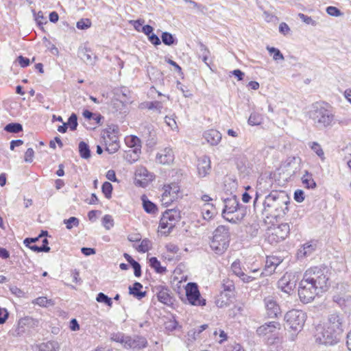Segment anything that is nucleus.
<instances>
[{"instance_id": "f257e3e1", "label": "nucleus", "mask_w": 351, "mask_h": 351, "mask_svg": "<svg viewBox=\"0 0 351 351\" xmlns=\"http://www.w3.org/2000/svg\"><path fill=\"white\" fill-rule=\"evenodd\" d=\"M329 269L326 266L313 267L304 274L298 287L300 300L304 304L311 302L316 295L328 287Z\"/></svg>"}, {"instance_id": "f03ea898", "label": "nucleus", "mask_w": 351, "mask_h": 351, "mask_svg": "<svg viewBox=\"0 0 351 351\" xmlns=\"http://www.w3.org/2000/svg\"><path fill=\"white\" fill-rule=\"evenodd\" d=\"M289 197L283 191H272L263 203L262 214L267 218L283 217L289 211Z\"/></svg>"}, {"instance_id": "7ed1b4c3", "label": "nucleus", "mask_w": 351, "mask_h": 351, "mask_svg": "<svg viewBox=\"0 0 351 351\" xmlns=\"http://www.w3.org/2000/svg\"><path fill=\"white\" fill-rule=\"evenodd\" d=\"M309 117L318 128H326L332 125L335 115L332 108L325 102H315L308 112Z\"/></svg>"}, {"instance_id": "20e7f679", "label": "nucleus", "mask_w": 351, "mask_h": 351, "mask_svg": "<svg viewBox=\"0 0 351 351\" xmlns=\"http://www.w3.org/2000/svg\"><path fill=\"white\" fill-rule=\"evenodd\" d=\"M230 238L229 228L225 226H219L213 232L210 247L216 254L221 255L229 246Z\"/></svg>"}, {"instance_id": "39448f33", "label": "nucleus", "mask_w": 351, "mask_h": 351, "mask_svg": "<svg viewBox=\"0 0 351 351\" xmlns=\"http://www.w3.org/2000/svg\"><path fill=\"white\" fill-rule=\"evenodd\" d=\"M341 337L332 330L328 329L326 326H318L315 334V341L325 346H332L337 343Z\"/></svg>"}, {"instance_id": "423d86ee", "label": "nucleus", "mask_w": 351, "mask_h": 351, "mask_svg": "<svg viewBox=\"0 0 351 351\" xmlns=\"http://www.w3.org/2000/svg\"><path fill=\"white\" fill-rule=\"evenodd\" d=\"M287 326L295 331H300L306 321V314L302 311L293 309L285 315Z\"/></svg>"}, {"instance_id": "0eeeda50", "label": "nucleus", "mask_w": 351, "mask_h": 351, "mask_svg": "<svg viewBox=\"0 0 351 351\" xmlns=\"http://www.w3.org/2000/svg\"><path fill=\"white\" fill-rule=\"evenodd\" d=\"M38 326V320L31 317H25L19 320L17 326L10 330V335L14 337H21L29 332L30 329Z\"/></svg>"}, {"instance_id": "6e6552de", "label": "nucleus", "mask_w": 351, "mask_h": 351, "mask_svg": "<svg viewBox=\"0 0 351 351\" xmlns=\"http://www.w3.org/2000/svg\"><path fill=\"white\" fill-rule=\"evenodd\" d=\"M180 219V211L176 209L167 210L163 213L162 216L160 220L159 227L161 229L167 228L168 230L165 232V234L171 232L172 229L175 227L176 223Z\"/></svg>"}, {"instance_id": "1a4fd4ad", "label": "nucleus", "mask_w": 351, "mask_h": 351, "mask_svg": "<svg viewBox=\"0 0 351 351\" xmlns=\"http://www.w3.org/2000/svg\"><path fill=\"white\" fill-rule=\"evenodd\" d=\"M268 240L269 242H280L285 240L289 234L290 226L287 223H281L269 230Z\"/></svg>"}, {"instance_id": "9d476101", "label": "nucleus", "mask_w": 351, "mask_h": 351, "mask_svg": "<svg viewBox=\"0 0 351 351\" xmlns=\"http://www.w3.org/2000/svg\"><path fill=\"white\" fill-rule=\"evenodd\" d=\"M344 323L343 315L339 313H332L328 315L325 326L341 337L344 331Z\"/></svg>"}, {"instance_id": "9b49d317", "label": "nucleus", "mask_w": 351, "mask_h": 351, "mask_svg": "<svg viewBox=\"0 0 351 351\" xmlns=\"http://www.w3.org/2000/svg\"><path fill=\"white\" fill-rule=\"evenodd\" d=\"M186 296L189 303L194 306H204L206 300L201 298L198 287L195 282H189L186 287Z\"/></svg>"}, {"instance_id": "f8f14e48", "label": "nucleus", "mask_w": 351, "mask_h": 351, "mask_svg": "<svg viewBox=\"0 0 351 351\" xmlns=\"http://www.w3.org/2000/svg\"><path fill=\"white\" fill-rule=\"evenodd\" d=\"M224 208L222 210L223 217L230 221L235 222L233 218H230L229 215L235 213L239 208V200L236 195H232L230 197L223 199Z\"/></svg>"}, {"instance_id": "ddd939ff", "label": "nucleus", "mask_w": 351, "mask_h": 351, "mask_svg": "<svg viewBox=\"0 0 351 351\" xmlns=\"http://www.w3.org/2000/svg\"><path fill=\"white\" fill-rule=\"evenodd\" d=\"M296 285V279L294 274L286 273L278 282V287L283 292L289 294Z\"/></svg>"}, {"instance_id": "4468645a", "label": "nucleus", "mask_w": 351, "mask_h": 351, "mask_svg": "<svg viewBox=\"0 0 351 351\" xmlns=\"http://www.w3.org/2000/svg\"><path fill=\"white\" fill-rule=\"evenodd\" d=\"M153 291L156 293L159 302L166 305L173 304V298L171 295V291L165 286L158 285L153 287Z\"/></svg>"}, {"instance_id": "2eb2a0df", "label": "nucleus", "mask_w": 351, "mask_h": 351, "mask_svg": "<svg viewBox=\"0 0 351 351\" xmlns=\"http://www.w3.org/2000/svg\"><path fill=\"white\" fill-rule=\"evenodd\" d=\"M153 175L151 174L146 168L139 167L135 171V182L140 186L145 187L149 182L153 180Z\"/></svg>"}, {"instance_id": "dca6fc26", "label": "nucleus", "mask_w": 351, "mask_h": 351, "mask_svg": "<svg viewBox=\"0 0 351 351\" xmlns=\"http://www.w3.org/2000/svg\"><path fill=\"white\" fill-rule=\"evenodd\" d=\"M267 315L270 318L277 317L280 314V308L276 301L271 296H268L264 300Z\"/></svg>"}, {"instance_id": "f3484780", "label": "nucleus", "mask_w": 351, "mask_h": 351, "mask_svg": "<svg viewBox=\"0 0 351 351\" xmlns=\"http://www.w3.org/2000/svg\"><path fill=\"white\" fill-rule=\"evenodd\" d=\"M147 345V341L145 337L136 336L132 338L128 336L125 342V348L138 350L145 348Z\"/></svg>"}, {"instance_id": "a211bd4d", "label": "nucleus", "mask_w": 351, "mask_h": 351, "mask_svg": "<svg viewBox=\"0 0 351 351\" xmlns=\"http://www.w3.org/2000/svg\"><path fill=\"white\" fill-rule=\"evenodd\" d=\"M197 168L199 176L206 177L209 174L211 169L210 158L207 156L200 157L197 160Z\"/></svg>"}, {"instance_id": "6ab92c4d", "label": "nucleus", "mask_w": 351, "mask_h": 351, "mask_svg": "<svg viewBox=\"0 0 351 351\" xmlns=\"http://www.w3.org/2000/svg\"><path fill=\"white\" fill-rule=\"evenodd\" d=\"M281 261L276 256L267 257L264 270L260 273L259 276H267L272 274Z\"/></svg>"}, {"instance_id": "aec40b11", "label": "nucleus", "mask_w": 351, "mask_h": 351, "mask_svg": "<svg viewBox=\"0 0 351 351\" xmlns=\"http://www.w3.org/2000/svg\"><path fill=\"white\" fill-rule=\"evenodd\" d=\"M333 301L336 302L345 312L351 311V295H335Z\"/></svg>"}, {"instance_id": "412c9836", "label": "nucleus", "mask_w": 351, "mask_h": 351, "mask_svg": "<svg viewBox=\"0 0 351 351\" xmlns=\"http://www.w3.org/2000/svg\"><path fill=\"white\" fill-rule=\"evenodd\" d=\"M174 155L173 151L169 147H165L160 153L157 154V160L161 164H169L173 161Z\"/></svg>"}, {"instance_id": "4be33fe9", "label": "nucleus", "mask_w": 351, "mask_h": 351, "mask_svg": "<svg viewBox=\"0 0 351 351\" xmlns=\"http://www.w3.org/2000/svg\"><path fill=\"white\" fill-rule=\"evenodd\" d=\"M204 137L209 144L216 145L220 142L221 134L216 130H209L204 132Z\"/></svg>"}, {"instance_id": "5701e85b", "label": "nucleus", "mask_w": 351, "mask_h": 351, "mask_svg": "<svg viewBox=\"0 0 351 351\" xmlns=\"http://www.w3.org/2000/svg\"><path fill=\"white\" fill-rule=\"evenodd\" d=\"M316 243L313 241H310L304 243L298 252L299 258H304L311 255L316 249Z\"/></svg>"}, {"instance_id": "b1692460", "label": "nucleus", "mask_w": 351, "mask_h": 351, "mask_svg": "<svg viewBox=\"0 0 351 351\" xmlns=\"http://www.w3.org/2000/svg\"><path fill=\"white\" fill-rule=\"evenodd\" d=\"M59 343L56 341H48L36 344L34 347L36 351H57L59 350Z\"/></svg>"}, {"instance_id": "393cba45", "label": "nucleus", "mask_w": 351, "mask_h": 351, "mask_svg": "<svg viewBox=\"0 0 351 351\" xmlns=\"http://www.w3.org/2000/svg\"><path fill=\"white\" fill-rule=\"evenodd\" d=\"M119 128L117 126H109L103 131L102 136L105 135L108 143H114L119 141L118 134Z\"/></svg>"}, {"instance_id": "a878e982", "label": "nucleus", "mask_w": 351, "mask_h": 351, "mask_svg": "<svg viewBox=\"0 0 351 351\" xmlns=\"http://www.w3.org/2000/svg\"><path fill=\"white\" fill-rule=\"evenodd\" d=\"M217 214V210L214 204L206 203L202 208V215L205 220L211 219Z\"/></svg>"}, {"instance_id": "bb28decb", "label": "nucleus", "mask_w": 351, "mask_h": 351, "mask_svg": "<svg viewBox=\"0 0 351 351\" xmlns=\"http://www.w3.org/2000/svg\"><path fill=\"white\" fill-rule=\"evenodd\" d=\"M142 289L143 285L140 282H136L132 286L129 287V293L138 300H141L146 295V291H142Z\"/></svg>"}, {"instance_id": "cd10ccee", "label": "nucleus", "mask_w": 351, "mask_h": 351, "mask_svg": "<svg viewBox=\"0 0 351 351\" xmlns=\"http://www.w3.org/2000/svg\"><path fill=\"white\" fill-rule=\"evenodd\" d=\"M277 322H270L259 326L256 330V333L259 336H264L271 333L276 328Z\"/></svg>"}, {"instance_id": "c85d7f7f", "label": "nucleus", "mask_w": 351, "mask_h": 351, "mask_svg": "<svg viewBox=\"0 0 351 351\" xmlns=\"http://www.w3.org/2000/svg\"><path fill=\"white\" fill-rule=\"evenodd\" d=\"M208 327V324H203L195 328L191 329L188 332V337L189 340L191 341H194L198 339L202 338L201 333L207 329Z\"/></svg>"}, {"instance_id": "c756f323", "label": "nucleus", "mask_w": 351, "mask_h": 351, "mask_svg": "<svg viewBox=\"0 0 351 351\" xmlns=\"http://www.w3.org/2000/svg\"><path fill=\"white\" fill-rule=\"evenodd\" d=\"M127 145L130 147H134L133 152L137 155L141 152V140L136 136H131L125 139Z\"/></svg>"}, {"instance_id": "7c9ffc66", "label": "nucleus", "mask_w": 351, "mask_h": 351, "mask_svg": "<svg viewBox=\"0 0 351 351\" xmlns=\"http://www.w3.org/2000/svg\"><path fill=\"white\" fill-rule=\"evenodd\" d=\"M301 180L304 187L308 189H314L317 186L312 174L308 173L307 171H305V173L302 176Z\"/></svg>"}, {"instance_id": "2f4dec72", "label": "nucleus", "mask_w": 351, "mask_h": 351, "mask_svg": "<svg viewBox=\"0 0 351 351\" xmlns=\"http://www.w3.org/2000/svg\"><path fill=\"white\" fill-rule=\"evenodd\" d=\"M164 192L168 194L173 198H178V193L180 192V186L177 183H171L168 185L164 186Z\"/></svg>"}, {"instance_id": "473e14b6", "label": "nucleus", "mask_w": 351, "mask_h": 351, "mask_svg": "<svg viewBox=\"0 0 351 351\" xmlns=\"http://www.w3.org/2000/svg\"><path fill=\"white\" fill-rule=\"evenodd\" d=\"M141 200L143 202V208L147 213L154 214L157 211L156 204L149 201L146 195H143L141 197Z\"/></svg>"}, {"instance_id": "72a5a7b5", "label": "nucleus", "mask_w": 351, "mask_h": 351, "mask_svg": "<svg viewBox=\"0 0 351 351\" xmlns=\"http://www.w3.org/2000/svg\"><path fill=\"white\" fill-rule=\"evenodd\" d=\"M149 266L154 269L156 273L163 274L167 271L165 267L160 265V262L156 257H152L149 260Z\"/></svg>"}, {"instance_id": "f704fd0d", "label": "nucleus", "mask_w": 351, "mask_h": 351, "mask_svg": "<svg viewBox=\"0 0 351 351\" xmlns=\"http://www.w3.org/2000/svg\"><path fill=\"white\" fill-rule=\"evenodd\" d=\"M102 138L104 140V142L106 145V151L108 152L110 154H114L117 152L119 147V142H114V143H108V141L106 140V136H102Z\"/></svg>"}, {"instance_id": "c9c22d12", "label": "nucleus", "mask_w": 351, "mask_h": 351, "mask_svg": "<svg viewBox=\"0 0 351 351\" xmlns=\"http://www.w3.org/2000/svg\"><path fill=\"white\" fill-rule=\"evenodd\" d=\"M79 152L80 156L84 159H88L91 156L88 145L84 141L79 143Z\"/></svg>"}, {"instance_id": "e433bc0d", "label": "nucleus", "mask_w": 351, "mask_h": 351, "mask_svg": "<svg viewBox=\"0 0 351 351\" xmlns=\"http://www.w3.org/2000/svg\"><path fill=\"white\" fill-rule=\"evenodd\" d=\"M165 328L167 331L181 330L182 326L175 319H170L165 322Z\"/></svg>"}, {"instance_id": "4c0bfd02", "label": "nucleus", "mask_w": 351, "mask_h": 351, "mask_svg": "<svg viewBox=\"0 0 351 351\" xmlns=\"http://www.w3.org/2000/svg\"><path fill=\"white\" fill-rule=\"evenodd\" d=\"M162 42L168 46H171L177 43L176 38L170 33L165 32L161 36Z\"/></svg>"}, {"instance_id": "58836bf2", "label": "nucleus", "mask_w": 351, "mask_h": 351, "mask_svg": "<svg viewBox=\"0 0 351 351\" xmlns=\"http://www.w3.org/2000/svg\"><path fill=\"white\" fill-rule=\"evenodd\" d=\"M4 130L10 133H19L23 130V126L19 123H10L5 126Z\"/></svg>"}, {"instance_id": "ea45409f", "label": "nucleus", "mask_w": 351, "mask_h": 351, "mask_svg": "<svg viewBox=\"0 0 351 351\" xmlns=\"http://www.w3.org/2000/svg\"><path fill=\"white\" fill-rule=\"evenodd\" d=\"M97 302L99 303H104L109 307L112 306V300L104 293H99L96 297Z\"/></svg>"}, {"instance_id": "a19ab883", "label": "nucleus", "mask_w": 351, "mask_h": 351, "mask_svg": "<svg viewBox=\"0 0 351 351\" xmlns=\"http://www.w3.org/2000/svg\"><path fill=\"white\" fill-rule=\"evenodd\" d=\"M262 120L263 118L260 114L252 112L248 119V123L251 125H258L262 123Z\"/></svg>"}, {"instance_id": "79ce46f5", "label": "nucleus", "mask_w": 351, "mask_h": 351, "mask_svg": "<svg viewBox=\"0 0 351 351\" xmlns=\"http://www.w3.org/2000/svg\"><path fill=\"white\" fill-rule=\"evenodd\" d=\"M259 271V269H254V270H252V273L254 274H258ZM258 278V276H250V275H247L246 274H245L244 272L243 273V274L239 277V278L242 280V282H243L244 283H249L254 280H256V278Z\"/></svg>"}, {"instance_id": "37998d69", "label": "nucleus", "mask_w": 351, "mask_h": 351, "mask_svg": "<svg viewBox=\"0 0 351 351\" xmlns=\"http://www.w3.org/2000/svg\"><path fill=\"white\" fill-rule=\"evenodd\" d=\"M152 247V242L147 239H145L142 240L141 244L138 245L137 250L140 252L145 253L148 252Z\"/></svg>"}, {"instance_id": "c03bdc74", "label": "nucleus", "mask_w": 351, "mask_h": 351, "mask_svg": "<svg viewBox=\"0 0 351 351\" xmlns=\"http://www.w3.org/2000/svg\"><path fill=\"white\" fill-rule=\"evenodd\" d=\"M67 127L69 126L71 129V130L74 131L77 129V127L78 125L77 123V117L76 114L72 113L71 116L69 117L67 123Z\"/></svg>"}, {"instance_id": "a18cd8bd", "label": "nucleus", "mask_w": 351, "mask_h": 351, "mask_svg": "<svg viewBox=\"0 0 351 351\" xmlns=\"http://www.w3.org/2000/svg\"><path fill=\"white\" fill-rule=\"evenodd\" d=\"M127 337L128 336H125L124 334L121 332L113 333L111 335V339L114 341L121 343L125 348V340H127Z\"/></svg>"}, {"instance_id": "49530a36", "label": "nucleus", "mask_w": 351, "mask_h": 351, "mask_svg": "<svg viewBox=\"0 0 351 351\" xmlns=\"http://www.w3.org/2000/svg\"><path fill=\"white\" fill-rule=\"evenodd\" d=\"M311 149L315 152L316 153V154L319 157L321 158L322 160L324 159V151L321 147V145L316 143V142H313L311 144Z\"/></svg>"}, {"instance_id": "de8ad7c7", "label": "nucleus", "mask_w": 351, "mask_h": 351, "mask_svg": "<svg viewBox=\"0 0 351 351\" xmlns=\"http://www.w3.org/2000/svg\"><path fill=\"white\" fill-rule=\"evenodd\" d=\"M231 269L234 274H235L239 278L243 274V271L241 267L240 261H236L232 263L231 265Z\"/></svg>"}, {"instance_id": "09e8293b", "label": "nucleus", "mask_w": 351, "mask_h": 351, "mask_svg": "<svg viewBox=\"0 0 351 351\" xmlns=\"http://www.w3.org/2000/svg\"><path fill=\"white\" fill-rule=\"evenodd\" d=\"M101 189L106 198L109 199L111 197L112 185L110 182H105L102 184Z\"/></svg>"}, {"instance_id": "8fccbe9b", "label": "nucleus", "mask_w": 351, "mask_h": 351, "mask_svg": "<svg viewBox=\"0 0 351 351\" xmlns=\"http://www.w3.org/2000/svg\"><path fill=\"white\" fill-rule=\"evenodd\" d=\"M102 223L106 230H110L114 226V221L111 215H106L102 219Z\"/></svg>"}, {"instance_id": "3c124183", "label": "nucleus", "mask_w": 351, "mask_h": 351, "mask_svg": "<svg viewBox=\"0 0 351 351\" xmlns=\"http://www.w3.org/2000/svg\"><path fill=\"white\" fill-rule=\"evenodd\" d=\"M79 222V219L75 217H71L68 219L64 220V223L66 224V227L69 230H71L73 226H77Z\"/></svg>"}, {"instance_id": "603ef678", "label": "nucleus", "mask_w": 351, "mask_h": 351, "mask_svg": "<svg viewBox=\"0 0 351 351\" xmlns=\"http://www.w3.org/2000/svg\"><path fill=\"white\" fill-rule=\"evenodd\" d=\"M147 107L149 110H155L160 113L162 108V104L158 101H151L147 104Z\"/></svg>"}, {"instance_id": "864d4df0", "label": "nucleus", "mask_w": 351, "mask_h": 351, "mask_svg": "<svg viewBox=\"0 0 351 351\" xmlns=\"http://www.w3.org/2000/svg\"><path fill=\"white\" fill-rule=\"evenodd\" d=\"M91 25V21L88 19H82L77 22L76 27L79 29H86Z\"/></svg>"}, {"instance_id": "5fc2aeb1", "label": "nucleus", "mask_w": 351, "mask_h": 351, "mask_svg": "<svg viewBox=\"0 0 351 351\" xmlns=\"http://www.w3.org/2000/svg\"><path fill=\"white\" fill-rule=\"evenodd\" d=\"M184 1L187 3L191 4L193 6V8H196L202 14H204L208 10V8L206 6L202 4H199L193 0H184Z\"/></svg>"}, {"instance_id": "6e6d98bb", "label": "nucleus", "mask_w": 351, "mask_h": 351, "mask_svg": "<svg viewBox=\"0 0 351 351\" xmlns=\"http://www.w3.org/2000/svg\"><path fill=\"white\" fill-rule=\"evenodd\" d=\"M34 303L39 305L40 306H44L46 307L49 304L52 305L53 302L51 300H48L45 297H39L36 298L34 301Z\"/></svg>"}, {"instance_id": "4d7b16f0", "label": "nucleus", "mask_w": 351, "mask_h": 351, "mask_svg": "<svg viewBox=\"0 0 351 351\" xmlns=\"http://www.w3.org/2000/svg\"><path fill=\"white\" fill-rule=\"evenodd\" d=\"M300 19L306 24L311 25L312 26H315L317 25V22L314 21L311 17L308 16L302 13H300L298 14Z\"/></svg>"}, {"instance_id": "13d9d810", "label": "nucleus", "mask_w": 351, "mask_h": 351, "mask_svg": "<svg viewBox=\"0 0 351 351\" xmlns=\"http://www.w3.org/2000/svg\"><path fill=\"white\" fill-rule=\"evenodd\" d=\"M326 12L328 14L332 16H339L342 14L339 9L334 6H329L326 8Z\"/></svg>"}, {"instance_id": "bf43d9fd", "label": "nucleus", "mask_w": 351, "mask_h": 351, "mask_svg": "<svg viewBox=\"0 0 351 351\" xmlns=\"http://www.w3.org/2000/svg\"><path fill=\"white\" fill-rule=\"evenodd\" d=\"M294 199L299 203L304 200V193L302 190L298 189L294 193Z\"/></svg>"}, {"instance_id": "052dcab7", "label": "nucleus", "mask_w": 351, "mask_h": 351, "mask_svg": "<svg viewBox=\"0 0 351 351\" xmlns=\"http://www.w3.org/2000/svg\"><path fill=\"white\" fill-rule=\"evenodd\" d=\"M34 152L32 148H28L25 153L24 160L27 162H32L33 160Z\"/></svg>"}, {"instance_id": "680f3d73", "label": "nucleus", "mask_w": 351, "mask_h": 351, "mask_svg": "<svg viewBox=\"0 0 351 351\" xmlns=\"http://www.w3.org/2000/svg\"><path fill=\"white\" fill-rule=\"evenodd\" d=\"M9 313L5 308H0V324H4L8 319Z\"/></svg>"}, {"instance_id": "e2e57ef3", "label": "nucleus", "mask_w": 351, "mask_h": 351, "mask_svg": "<svg viewBox=\"0 0 351 351\" xmlns=\"http://www.w3.org/2000/svg\"><path fill=\"white\" fill-rule=\"evenodd\" d=\"M18 62L20 66L23 68L27 67L29 65L30 61L29 59L23 56H19L17 58Z\"/></svg>"}, {"instance_id": "0e129e2a", "label": "nucleus", "mask_w": 351, "mask_h": 351, "mask_svg": "<svg viewBox=\"0 0 351 351\" xmlns=\"http://www.w3.org/2000/svg\"><path fill=\"white\" fill-rule=\"evenodd\" d=\"M131 266L134 269V276L136 277H140L141 276V265L137 261H136V262L132 263Z\"/></svg>"}, {"instance_id": "69168bd1", "label": "nucleus", "mask_w": 351, "mask_h": 351, "mask_svg": "<svg viewBox=\"0 0 351 351\" xmlns=\"http://www.w3.org/2000/svg\"><path fill=\"white\" fill-rule=\"evenodd\" d=\"M145 21L143 19H138V20H136V21H130V23H132L134 26V28L137 31V32H141V28H142V25H143Z\"/></svg>"}, {"instance_id": "338daca9", "label": "nucleus", "mask_w": 351, "mask_h": 351, "mask_svg": "<svg viewBox=\"0 0 351 351\" xmlns=\"http://www.w3.org/2000/svg\"><path fill=\"white\" fill-rule=\"evenodd\" d=\"M80 57L84 62L91 63L93 61L92 56L87 51H82Z\"/></svg>"}, {"instance_id": "774afa93", "label": "nucleus", "mask_w": 351, "mask_h": 351, "mask_svg": "<svg viewBox=\"0 0 351 351\" xmlns=\"http://www.w3.org/2000/svg\"><path fill=\"white\" fill-rule=\"evenodd\" d=\"M226 351H245L243 348L238 343H234L228 346Z\"/></svg>"}]
</instances>
